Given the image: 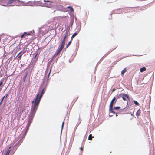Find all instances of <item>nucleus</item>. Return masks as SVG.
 Masks as SVG:
<instances>
[{"label": "nucleus", "instance_id": "12", "mask_svg": "<svg viewBox=\"0 0 155 155\" xmlns=\"http://www.w3.org/2000/svg\"><path fill=\"white\" fill-rule=\"evenodd\" d=\"M117 46H114L113 48H112V49H111L107 53H106L105 54L106 56L108 55L113 50L115 49L117 47Z\"/></svg>", "mask_w": 155, "mask_h": 155}, {"label": "nucleus", "instance_id": "38", "mask_svg": "<svg viewBox=\"0 0 155 155\" xmlns=\"http://www.w3.org/2000/svg\"><path fill=\"white\" fill-rule=\"evenodd\" d=\"M116 116L117 117V114H116Z\"/></svg>", "mask_w": 155, "mask_h": 155}, {"label": "nucleus", "instance_id": "24", "mask_svg": "<svg viewBox=\"0 0 155 155\" xmlns=\"http://www.w3.org/2000/svg\"><path fill=\"white\" fill-rule=\"evenodd\" d=\"M4 82V79H2L0 81V86H1Z\"/></svg>", "mask_w": 155, "mask_h": 155}, {"label": "nucleus", "instance_id": "19", "mask_svg": "<svg viewBox=\"0 0 155 155\" xmlns=\"http://www.w3.org/2000/svg\"><path fill=\"white\" fill-rule=\"evenodd\" d=\"M78 34V33L77 32H75V33H74L72 35V36H71V40H72V38H74V37L77 35Z\"/></svg>", "mask_w": 155, "mask_h": 155}, {"label": "nucleus", "instance_id": "26", "mask_svg": "<svg viewBox=\"0 0 155 155\" xmlns=\"http://www.w3.org/2000/svg\"><path fill=\"white\" fill-rule=\"evenodd\" d=\"M11 150H8L7 151L5 155H9L10 152L11 151Z\"/></svg>", "mask_w": 155, "mask_h": 155}, {"label": "nucleus", "instance_id": "29", "mask_svg": "<svg viewBox=\"0 0 155 155\" xmlns=\"http://www.w3.org/2000/svg\"><path fill=\"white\" fill-rule=\"evenodd\" d=\"M64 122L63 121L62 123V126H61V128H62V129H63V126H64Z\"/></svg>", "mask_w": 155, "mask_h": 155}, {"label": "nucleus", "instance_id": "25", "mask_svg": "<svg viewBox=\"0 0 155 155\" xmlns=\"http://www.w3.org/2000/svg\"><path fill=\"white\" fill-rule=\"evenodd\" d=\"M134 102L136 105H139V103L136 101H134Z\"/></svg>", "mask_w": 155, "mask_h": 155}, {"label": "nucleus", "instance_id": "11", "mask_svg": "<svg viewBox=\"0 0 155 155\" xmlns=\"http://www.w3.org/2000/svg\"><path fill=\"white\" fill-rule=\"evenodd\" d=\"M57 9L58 10L61 11H63L64 10V8L63 6L61 5H57Z\"/></svg>", "mask_w": 155, "mask_h": 155}, {"label": "nucleus", "instance_id": "30", "mask_svg": "<svg viewBox=\"0 0 155 155\" xmlns=\"http://www.w3.org/2000/svg\"><path fill=\"white\" fill-rule=\"evenodd\" d=\"M31 35L30 33L28 32H27V35Z\"/></svg>", "mask_w": 155, "mask_h": 155}, {"label": "nucleus", "instance_id": "36", "mask_svg": "<svg viewBox=\"0 0 155 155\" xmlns=\"http://www.w3.org/2000/svg\"><path fill=\"white\" fill-rule=\"evenodd\" d=\"M11 148V147H9V149H10Z\"/></svg>", "mask_w": 155, "mask_h": 155}, {"label": "nucleus", "instance_id": "7", "mask_svg": "<svg viewBox=\"0 0 155 155\" xmlns=\"http://www.w3.org/2000/svg\"><path fill=\"white\" fill-rule=\"evenodd\" d=\"M26 132H25V133L24 135L21 137L22 139L18 141L16 144L15 146L16 147H18L19 145L21 144L23 140L22 139L24 138L25 137V135H26Z\"/></svg>", "mask_w": 155, "mask_h": 155}, {"label": "nucleus", "instance_id": "17", "mask_svg": "<svg viewBox=\"0 0 155 155\" xmlns=\"http://www.w3.org/2000/svg\"><path fill=\"white\" fill-rule=\"evenodd\" d=\"M146 68L145 67H143L140 69V72H143L144 71H146Z\"/></svg>", "mask_w": 155, "mask_h": 155}, {"label": "nucleus", "instance_id": "34", "mask_svg": "<svg viewBox=\"0 0 155 155\" xmlns=\"http://www.w3.org/2000/svg\"><path fill=\"white\" fill-rule=\"evenodd\" d=\"M7 95H8V94H7L6 96H5V97L6 98L7 97Z\"/></svg>", "mask_w": 155, "mask_h": 155}, {"label": "nucleus", "instance_id": "35", "mask_svg": "<svg viewBox=\"0 0 155 155\" xmlns=\"http://www.w3.org/2000/svg\"><path fill=\"white\" fill-rule=\"evenodd\" d=\"M21 53V52H20L18 54V55H17V56H18L19 55V54Z\"/></svg>", "mask_w": 155, "mask_h": 155}, {"label": "nucleus", "instance_id": "2", "mask_svg": "<svg viewBox=\"0 0 155 155\" xmlns=\"http://www.w3.org/2000/svg\"><path fill=\"white\" fill-rule=\"evenodd\" d=\"M38 107L37 106H36L35 107V105H33L32 106V108L29 116L30 118L28 122V124L29 125H30L31 123L32 122L33 118L34 117L35 114L36 112Z\"/></svg>", "mask_w": 155, "mask_h": 155}, {"label": "nucleus", "instance_id": "5", "mask_svg": "<svg viewBox=\"0 0 155 155\" xmlns=\"http://www.w3.org/2000/svg\"><path fill=\"white\" fill-rule=\"evenodd\" d=\"M8 0H0V4L4 6H7L8 5Z\"/></svg>", "mask_w": 155, "mask_h": 155}, {"label": "nucleus", "instance_id": "15", "mask_svg": "<svg viewBox=\"0 0 155 155\" xmlns=\"http://www.w3.org/2000/svg\"><path fill=\"white\" fill-rule=\"evenodd\" d=\"M141 110L139 109L137 112L136 115L137 116H139L141 114Z\"/></svg>", "mask_w": 155, "mask_h": 155}, {"label": "nucleus", "instance_id": "9", "mask_svg": "<svg viewBox=\"0 0 155 155\" xmlns=\"http://www.w3.org/2000/svg\"><path fill=\"white\" fill-rule=\"evenodd\" d=\"M66 35H65L64 36V37L62 40V41L61 43V45H60V47H62V48H63L64 47V45L65 43V39H66Z\"/></svg>", "mask_w": 155, "mask_h": 155}, {"label": "nucleus", "instance_id": "6", "mask_svg": "<svg viewBox=\"0 0 155 155\" xmlns=\"http://www.w3.org/2000/svg\"><path fill=\"white\" fill-rule=\"evenodd\" d=\"M63 48L61 47H60L59 48H58L56 51L55 54L54 55L53 57L55 58L56 56L58 55Z\"/></svg>", "mask_w": 155, "mask_h": 155}, {"label": "nucleus", "instance_id": "4", "mask_svg": "<svg viewBox=\"0 0 155 155\" xmlns=\"http://www.w3.org/2000/svg\"><path fill=\"white\" fill-rule=\"evenodd\" d=\"M44 2L48 3H47L45 4V5L46 7L51 8L53 6V5L52 4V3L53 2L45 1V0H44Z\"/></svg>", "mask_w": 155, "mask_h": 155}, {"label": "nucleus", "instance_id": "33", "mask_svg": "<svg viewBox=\"0 0 155 155\" xmlns=\"http://www.w3.org/2000/svg\"><path fill=\"white\" fill-rule=\"evenodd\" d=\"M80 149H81V150H83V148L82 147H81L80 148Z\"/></svg>", "mask_w": 155, "mask_h": 155}, {"label": "nucleus", "instance_id": "27", "mask_svg": "<svg viewBox=\"0 0 155 155\" xmlns=\"http://www.w3.org/2000/svg\"><path fill=\"white\" fill-rule=\"evenodd\" d=\"M114 109L115 110H117L120 108V107H114Z\"/></svg>", "mask_w": 155, "mask_h": 155}, {"label": "nucleus", "instance_id": "23", "mask_svg": "<svg viewBox=\"0 0 155 155\" xmlns=\"http://www.w3.org/2000/svg\"><path fill=\"white\" fill-rule=\"evenodd\" d=\"M72 40H71V41L68 42V44L67 45L66 47V48H68V47L69 46L71 43Z\"/></svg>", "mask_w": 155, "mask_h": 155}, {"label": "nucleus", "instance_id": "21", "mask_svg": "<svg viewBox=\"0 0 155 155\" xmlns=\"http://www.w3.org/2000/svg\"><path fill=\"white\" fill-rule=\"evenodd\" d=\"M94 137L92 136L91 134H90L88 137V140H92V138H93Z\"/></svg>", "mask_w": 155, "mask_h": 155}, {"label": "nucleus", "instance_id": "20", "mask_svg": "<svg viewBox=\"0 0 155 155\" xmlns=\"http://www.w3.org/2000/svg\"><path fill=\"white\" fill-rule=\"evenodd\" d=\"M27 73L26 72V74H25V75L23 76V81L24 82H25V81L26 77L27 76Z\"/></svg>", "mask_w": 155, "mask_h": 155}, {"label": "nucleus", "instance_id": "22", "mask_svg": "<svg viewBox=\"0 0 155 155\" xmlns=\"http://www.w3.org/2000/svg\"><path fill=\"white\" fill-rule=\"evenodd\" d=\"M67 8H69L70 10L72 12H73L74 11L73 8L71 7L68 6L67 7Z\"/></svg>", "mask_w": 155, "mask_h": 155}, {"label": "nucleus", "instance_id": "14", "mask_svg": "<svg viewBox=\"0 0 155 155\" xmlns=\"http://www.w3.org/2000/svg\"><path fill=\"white\" fill-rule=\"evenodd\" d=\"M115 100L116 98L114 97L111 101L110 106H113V103L114 101Z\"/></svg>", "mask_w": 155, "mask_h": 155}, {"label": "nucleus", "instance_id": "32", "mask_svg": "<svg viewBox=\"0 0 155 155\" xmlns=\"http://www.w3.org/2000/svg\"><path fill=\"white\" fill-rule=\"evenodd\" d=\"M21 55H20L19 56V58H21Z\"/></svg>", "mask_w": 155, "mask_h": 155}, {"label": "nucleus", "instance_id": "8", "mask_svg": "<svg viewBox=\"0 0 155 155\" xmlns=\"http://www.w3.org/2000/svg\"><path fill=\"white\" fill-rule=\"evenodd\" d=\"M120 95L124 101L126 100V99L125 98V97H126L128 99H129L130 98L129 95L128 94H122Z\"/></svg>", "mask_w": 155, "mask_h": 155}, {"label": "nucleus", "instance_id": "10", "mask_svg": "<svg viewBox=\"0 0 155 155\" xmlns=\"http://www.w3.org/2000/svg\"><path fill=\"white\" fill-rule=\"evenodd\" d=\"M37 2V1H35L34 2L29 1L27 2L28 5L31 6H34L36 4Z\"/></svg>", "mask_w": 155, "mask_h": 155}, {"label": "nucleus", "instance_id": "37", "mask_svg": "<svg viewBox=\"0 0 155 155\" xmlns=\"http://www.w3.org/2000/svg\"><path fill=\"white\" fill-rule=\"evenodd\" d=\"M61 17V18H63V17Z\"/></svg>", "mask_w": 155, "mask_h": 155}, {"label": "nucleus", "instance_id": "1", "mask_svg": "<svg viewBox=\"0 0 155 155\" xmlns=\"http://www.w3.org/2000/svg\"><path fill=\"white\" fill-rule=\"evenodd\" d=\"M45 90L44 89H43L41 91L40 96L39 94L38 93L35 98V100L32 101V103L33 105H35V107L36 106L38 107L41 99V98L43 94L45 92Z\"/></svg>", "mask_w": 155, "mask_h": 155}, {"label": "nucleus", "instance_id": "16", "mask_svg": "<svg viewBox=\"0 0 155 155\" xmlns=\"http://www.w3.org/2000/svg\"><path fill=\"white\" fill-rule=\"evenodd\" d=\"M25 36H27V32H24L23 34L21 36V38H23L25 37Z\"/></svg>", "mask_w": 155, "mask_h": 155}, {"label": "nucleus", "instance_id": "31", "mask_svg": "<svg viewBox=\"0 0 155 155\" xmlns=\"http://www.w3.org/2000/svg\"><path fill=\"white\" fill-rule=\"evenodd\" d=\"M38 53H37L35 55V56L34 58H35L37 55L38 54Z\"/></svg>", "mask_w": 155, "mask_h": 155}, {"label": "nucleus", "instance_id": "18", "mask_svg": "<svg viewBox=\"0 0 155 155\" xmlns=\"http://www.w3.org/2000/svg\"><path fill=\"white\" fill-rule=\"evenodd\" d=\"M127 71V69L126 68L124 69L122 71L121 74L122 75H123Z\"/></svg>", "mask_w": 155, "mask_h": 155}, {"label": "nucleus", "instance_id": "28", "mask_svg": "<svg viewBox=\"0 0 155 155\" xmlns=\"http://www.w3.org/2000/svg\"><path fill=\"white\" fill-rule=\"evenodd\" d=\"M5 96H4L3 97V98H2V100H1V102H0V104H1V103L2 102V101L3 100H4V98H5Z\"/></svg>", "mask_w": 155, "mask_h": 155}, {"label": "nucleus", "instance_id": "13", "mask_svg": "<svg viewBox=\"0 0 155 155\" xmlns=\"http://www.w3.org/2000/svg\"><path fill=\"white\" fill-rule=\"evenodd\" d=\"M113 106H110L109 110L112 113L115 114L116 112L114 110V109L113 108Z\"/></svg>", "mask_w": 155, "mask_h": 155}, {"label": "nucleus", "instance_id": "3", "mask_svg": "<svg viewBox=\"0 0 155 155\" xmlns=\"http://www.w3.org/2000/svg\"><path fill=\"white\" fill-rule=\"evenodd\" d=\"M23 2L20 1L19 0H8V5L10 6H13L18 2Z\"/></svg>", "mask_w": 155, "mask_h": 155}]
</instances>
